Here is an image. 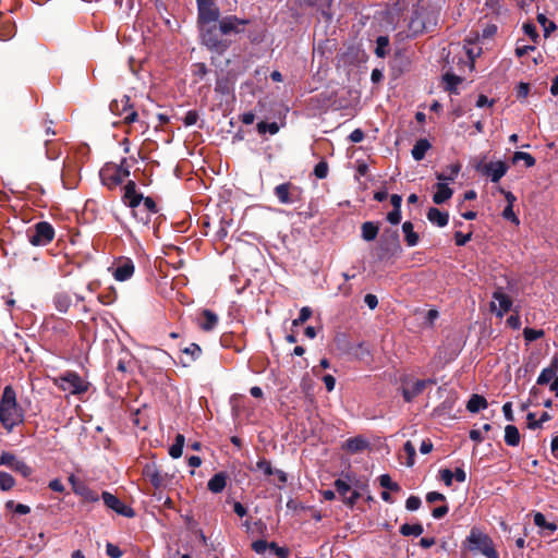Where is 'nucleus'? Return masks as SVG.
Returning <instances> with one entry per match:
<instances>
[{
    "label": "nucleus",
    "mask_w": 558,
    "mask_h": 558,
    "mask_svg": "<svg viewBox=\"0 0 558 558\" xmlns=\"http://www.w3.org/2000/svg\"><path fill=\"white\" fill-rule=\"evenodd\" d=\"M196 4L202 43L217 53H223L230 47V40L223 36L243 33L250 23V20L236 15L220 19V10L214 0H196Z\"/></svg>",
    "instance_id": "obj_1"
},
{
    "label": "nucleus",
    "mask_w": 558,
    "mask_h": 558,
    "mask_svg": "<svg viewBox=\"0 0 558 558\" xmlns=\"http://www.w3.org/2000/svg\"><path fill=\"white\" fill-rule=\"evenodd\" d=\"M23 422L24 410L17 403L15 390L12 386H5L0 399V423L8 433H11Z\"/></svg>",
    "instance_id": "obj_2"
},
{
    "label": "nucleus",
    "mask_w": 558,
    "mask_h": 558,
    "mask_svg": "<svg viewBox=\"0 0 558 558\" xmlns=\"http://www.w3.org/2000/svg\"><path fill=\"white\" fill-rule=\"evenodd\" d=\"M402 253V246L398 230L386 229L375 248V256L378 262H389Z\"/></svg>",
    "instance_id": "obj_3"
},
{
    "label": "nucleus",
    "mask_w": 558,
    "mask_h": 558,
    "mask_svg": "<svg viewBox=\"0 0 558 558\" xmlns=\"http://www.w3.org/2000/svg\"><path fill=\"white\" fill-rule=\"evenodd\" d=\"M465 543L469 545L471 551L478 550L486 558H499L494 547L493 539L477 527L471 529Z\"/></svg>",
    "instance_id": "obj_4"
},
{
    "label": "nucleus",
    "mask_w": 558,
    "mask_h": 558,
    "mask_svg": "<svg viewBox=\"0 0 558 558\" xmlns=\"http://www.w3.org/2000/svg\"><path fill=\"white\" fill-rule=\"evenodd\" d=\"M54 229L48 221H39L27 230V239L33 246H46L54 239Z\"/></svg>",
    "instance_id": "obj_5"
},
{
    "label": "nucleus",
    "mask_w": 558,
    "mask_h": 558,
    "mask_svg": "<svg viewBox=\"0 0 558 558\" xmlns=\"http://www.w3.org/2000/svg\"><path fill=\"white\" fill-rule=\"evenodd\" d=\"M110 111L119 117H123L125 124H131L137 120V112L134 110L129 96L124 95L121 99H114L110 102Z\"/></svg>",
    "instance_id": "obj_6"
},
{
    "label": "nucleus",
    "mask_w": 558,
    "mask_h": 558,
    "mask_svg": "<svg viewBox=\"0 0 558 558\" xmlns=\"http://www.w3.org/2000/svg\"><path fill=\"white\" fill-rule=\"evenodd\" d=\"M274 194L280 204H293L302 199V187L293 184L292 182H284L274 189Z\"/></svg>",
    "instance_id": "obj_7"
},
{
    "label": "nucleus",
    "mask_w": 558,
    "mask_h": 558,
    "mask_svg": "<svg viewBox=\"0 0 558 558\" xmlns=\"http://www.w3.org/2000/svg\"><path fill=\"white\" fill-rule=\"evenodd\" d=\"M0 465L9 468L11 471L21 474L24 478L29 477L33 473V469L26 462L10 451H3L0 454Z\"/></svg>",
    "instance_id": "obj_8"
},
{
    "label": "nucleus",
    "mask_w": 558,
    "mask_h": 558,
    "mask_svg": "<svg viewBox=\"0 0 558 558\" xmlns=\"http://www.w3.org/2000/svg\"><path fill=\"white\" fill-rule=\"evenodd\" d=\"M101 499L108 509L114 511L119 515H122L125 518H134L135 517L134 509L132 507L125 505L116 495L105 490L101 494Z\"/></svg>",
    "instance_id": "obj_9"
},
{
    "label": "nucleus",
    "mask_w": 558,
    "mask_h": 558,
    "mask_svg": "<svg viewBox=\"0 0 558 558\" xmlns=\"http://www.w3.org/2000/svg\"><path fill=\"white\" fill-rule=\"evenodd\" d=\"M509 167L505 161H496L484 163L477 162L475 170L484 175L490 177L492 182L497 183L507 173Z\"/></svg>",
    "instance_id": "obj_10"
},
{
    "label": "nucleus",
    "mask_w": 558,
    "mask_h": 558,
    "mask_svg": "<svg viewBox=\"0 0 558 558\" xmlns=\"http://www.w3.org/2000/svg\"><path fill=\"white\" fill-rule=\"evenodd\" d=\"M61 388L70 391L72 395H80L87 390V384L75 372H66L60 377Z\"/></svg>",
    "instance_id": "obj_11"
},
{
    "label": "nucleus",
    "mask_w": 558,
    "mask_h": 558,
    "mask_svg": "<svg viewBox=\"0 0 558 558\" xmlns=\"http://www.w3.org/2000/svg\"><path fill=\"white\" fill-rule=\"evenodd\" d=\"M119 171L120 170H118L116 163H106L99 172L101 183L109 190L116 189L123 182V179L120 177Z\"/></svg>",
    "instance_id": "obj_12"
},
{
    "label": "nucleus",
    "mask_w": 558,
    "mask_h": 558,
    "mask_svg": "<svg viewBox=\"0 0 558 558\" xmlns=\"http://www.w3.org/2000/svg\"><path fill=\"white\" fill-rule=\"evenodd\" d=\"M73 492L80 496L85 502H96L99 495L96 490L88 487L83 481L77 480L74 475L69 477Z\"/></svg>",
    "instance_id": "obj_13"
},
{
    "label": "nucleus",
    "mask_w": 558,
    "mask_h": 558,
    "mask_svg": "<svg viewBox=\"0 0 558 558\" xmlns=\"http://www.w3.org/2000/svg\"><path fill=\"white\" fill-rule=\"evenodd\" d=\"M142 199H144V196L142 193L137 192L136 183L133 180H129L126 184L123 186V203L128 207L135 209L136 207L140 206Z\"/></svg>",
    "instance_id": "obj_14"
},
{
    "label": "nucleus",
    "mask_w": 558,
    "mask_h": 558,
    "mask_svg": "<svg viewBox=\"0 0 558 558\" xmlns=\"http://www.w3.org/2000/svg\"><path fill=\"white\" fill-rule=\"evenodd\" d=\"M134 274V264L132 259L128 257H121L119 258L114 269H113V277L118 281H125L130 279Z\"/></svg>",
    "instance_id": "obj_15"
},
{
    "label": "nucleus",
    "mask_w": 558,
    "mask_h": 558,
    "mask_svg": "<svg viewBox=\"0 0 558 558\" xmlns=\"http://www.w3.org/2000/svg\"><path fill=\"white\" fill-rule=\"evenodd\" d=\"M436 384L435 379L416 380L411 387L402 388V397L405 402H411L415 397L420 396L427 385Z\"/></svg>",
    "instance_id": "obj_16"
},
{
    "label": "nucleus",
    "mask_w": 558,
    "mask_h": 558,
    "mask_svg": "<svg viewBox=\"0 0 558 558\" xmlns=\"http://www.w3.org/2000/svg\"><path fill=\"white\" fill-rule=\"evenodd\" d=\"M143 476L150 482L155 488H161L165 485V477L155 463H147L143 468Z\"/></svg>",
    "instance_id": "obj_17"
},
{
    "label": "nucleus",
    "mask_w": 558,
    "mask_h": 558,
    "mask_svg": "<svg viewBox=\"0 0 558 558\" xmlns=\"http://www.w3.org/2000/svg\"><path fill=\"white\" fill-rule=\"evenodd\" d=\"M61 180L65 189L72 190L77 185V167L73 162L64 163Z\"/></svg>",
    "instance_id": "obj_18"
},
{
    "label": "nucleus",
    "mask_w": 558,
    "mask_h": 558,
    "mask_svg": "<svg viewBox=\"0 0 558 558\" xmlns=\"http://www.w3.org/2000/svg\"><path fill=\"white\" fill-rule=\"evenodd\" d=\"M215 92L221 96H230L234 92V82L229 73L217 75Z\"/></svg>",
    "instance_id": "obj_19"
},
{
    "label": "nucleus",
    "mask_w": 558,
    "mask_h": 558,
    "mask_svg": "<svg viewBox=\"0 0 558 558\" xmlns=\"http://www.w3.org/2000/svg\"><path fill=\"white\" fill-rule=\"evenodd\" d=\"M181 352L182 354L185 355V359H180V363L184 367H189L193 362L197 361L203 354L202 348L194 342L181 349Z\"/></svg>",
    "instance_id": "obj_20"
},
{
    "label": "nucleus",
    "mask_w": 558,
    "mask_h": 558,
    "mask_svg": "<svg viewBox=\"0 0 558 558\" xmlns=\"http://www.w3.org/2000/svg\"><path fill=\"white\" fill-rule=\"evenodd\" d=\"M493 299L498 302L499 310L497 311V316L502 317L507 312L510 311L512 306L511 298L506 294L501 288H498L493 293Z\"/></svg>",
    "instance_id": "obj_21"
},
{
    "label": "nucleus",
    "mask_w": 558,
    "mask_h": 558,
    "mask_svg": "<svg viewBox=\"0 0 558 558\" xmlns=\"http://www.w3.org/2000/svg\"><path fill=\"white\" fill-rule=\"evenodd\" d=\"M202 319L198 322V327L203 331H211L218 325L219 318L216 313L210 310H203L201 313Z\"/></svg>",
    "instance_id": "obj_22"
},
{
    "label": "nucleus",
    "mask_w": 558,
    "mask_h": 558,
    "mask_svg": "<svg viewBox=\"0 0 558 558\" xmlns=\"http://www.w3.org/2000/svg\"><path fill=\"white\" fill-rule=\"evenodd\" d=\"M52 303L56 310L60 313H68L72 305V296L69 292H57L52 298Z\"/></svg>",
    "instance_id": "obj_23"
},
{
    "label": "nucleus",
    "mask_w": 558,
    "mask_h": 558,
    "mask_svg": "<svg viewBox=\"0 0 558 558\" xmlns=\"http://www.w3.org/2000/svg\"><path fill=\"white\" fill-rule=\"evenodd\" d=\"M368 447V442L362 436L351 437L345 440L342 445V449L350 453H357L365 450Z\"/></svg>",
    "instance_id": "obj_24"
},
{
    "label": "nucleus",
    "mask_w": 558,
    "mask_h": 558,
    "mask_svg": "<svg viewBox=\"0 0 558 558\" xmlns=\"http://www.w3.org/2000/svg\"><path fill=\"white\" fill-rule=\"evenodd\" d=\"M256 469L263 471L266 476L277 475L281 483L287 482V474L282 470H275L271 462L266 459H260L256 463Z\"/></svg>",
    "instance_id": "obj_25"
},
{
    "label": "nucleus",
    "mask_w": 558,
    "mask_h": 558,
    "mask_svg": "<svg viewBox=\"0 0 558 558\" xmlns=\"http://www.w3.org/2000/svg\"><path fill=\"white\" fill-rule=\"evenodd\" d=\"M435 187L436 192L433 195L435 204L440 205L451 198L453 190L447 183L438 182Z\"/></svg>",
    "instance_id": "obj_26"
},
{
    "label": "nucleus",
    "mask_w": 558,
    "mask_h": 558,
    "mask_svg": "<svg viewBox=\"0 0 558 558\" xmlns=\"http://www.w3.org/2000/svg\"><path fill=\"white\" fill-rule=\"evenodd\" d=\"M228 475L226 472L216 473L207 483V488L214 494L221 493L227 486Z\"/></svg>",
    "instance_id": "obj_27"
},
{
    "label": "nucleus",
    "mask_w": 558,
    "mask_h": 558,
    "mask_svg": "<svg viewBox=\"0 0 558 558\" xmlns=\"http://www.w3.org/2000/svg\"><path fill=\"white\" fill-rule=\"evenodd\" d=\"M426 217L429 220V222L440 228L447 226L449 221V214L440 211L436 207H430L426 214Z\"/></svg>",
    "instance_id": "obj_28"
},
{
    "label": "nucleus",
    "mask_w": 558,
    "mask_h": 558,
    "mask_svg": "<svg viewBox=\"0 0 558 558\" xmlns=\"http://www.w3.org/2000/svg\"><path fill=\"white\" fill-rule=\"evenodd\" d=\"M379 232L378 222L374 221H365L361 226V236L364 241L372 242L374 241Z\"/></svg>",
    "instance_id": "obj_29"
},
{
    "label": "nucleus",
    "mask_w": 558,
    "mask_h": 558,
    "mask_svg": "<svg viewBox=\"0 0 558 558\" xmlns=\"http://www.w3.org/2000/svg\"><path fill=\"white\" fill-rule=\"evenodd\" d=\"M343 353L351 355L356 360H364L365 357L371 355L369 349L365 345V342L363 341L350 344V349H344Z\"/></svg>",
    "instance_id": "obj_30"
},
{
    "label": "nucleus",
    "mask_w": 558,
    "mask_h": 558,
    "mask_svg": "<svg viewBox=\"0 0 558 558\" xmlns=\"http://www.w3.org/2000/svg\"><path fill=\"white\" fill-rule=\"evenodd\" d=\"M432 147V144L427 138H420L414 144L411 154L414 160L421 161L424 159L427 150H429Z\"/></svg>",
    "instance_id": "obj_31"
},
{
    "label": "nucleus",
    "mask_w": 558,
    "mask_h": 558,
    "mask_svg": "<svg viewBox=\"0 0 558 558\" xmlns=\"http://www.w3.org/2000/svg\"><path fill=\"white\" fill-rule=\"evenodd\" d=\"M488 407V402L485 397L474 393L471 396L466 403V410L471 413H477L481 410H485Z\"/></svg>",
    "instance_id": "obj_32"
},
{
    "label": "nucleus",
    "mask_w": 558,
    "mask_h": 558,
    "mask_svg": "<svg viewBox=\"0 0 558 558\" xmlns=\"http://www.w3.org/2000/svg\"><path fill=\"white\" fill-rule=\"evenodd\" d=\"M402 231L404 233V240L408 246H415L420 241L418 234L414 231V226L411 221H405L402 225Z\"/></svg>",
    "instance_id": "obj_33"
},
{
    "label": "nucleus",
    "mask_w": 558,
    "mask_h": 558,
    "mask_svg": "<svg viewBox=\"0 0 558 558\" xmlns=\"http://www.w3.org/2000/svg\"><path fill=\"white\" fill-rule=\"evenodd\" d=\"M505 442L511 447H515L520 444V433L517 426L507 425L505 427Z\"/></svg>",
    "instance_id": "obj_34"
},
{
    "label": "nucleus",
    "mask_w": 558,
    "mask_h": 558,
    "mask_svg": "<svg viewBox=\"0 0 558 558\" xmlns=\"http://www.w3.org/2000/svg\"><path fill=\"white\" fill-rule=\"evenodd\" d=\"M534 524L542 530L548 531V534L554 533L558 529L556 523L547 522L545 515L541 512L534 513Z\"/></svg>",
    "instance_id": "obj_35"
},
{
    "label": "nucleus",
    "mask_w": 558,
    "mask_h": 558,
    "mask_svg": "<svg viewBox=\"0 0 558 558\" xmlns=\"http://www.w3.org/2000/svg\"><path fill=\"white\" fill-rule=\"evenodd\" d=\"M16 34V26L12 21H4L0 24V40H9Z\"/></svg>",
    "instance_id": "obj_36"
},
{
    "label": "nucleus",
    "mask_w": 558,
    "mask_h": 558,
    "mask_svg": "<svg viewBox=\"0 0 558 558\" xmlns=\"http://www.w3.org/2000/svg\"><path fill=\"white\" fill-rule=\"evenodd\" d=\"M185 437L182 434H177L173 445L169 449V454L173 459H179L182 456Z\"/></svg>",
    "instance_id": "obj_37"
},
{
    "label": "nucleus",
    "mask_w": 558,
    "mask_h": 558,
    "mask_svg": "<svg viewBox=\"0 0 558 558\" xmlns=\"http://www.w3.org/2000/svg\"><path fill=\"white\" fill-rule=\"evenodd\" d=\"M424 529L421 523L409 524L404 523L400 526V534L402 536H420L423 533Z\"/></svg>",
    "instance_id": "obj_38"
},
{
    "label": "nucleus",
    "mask_w": 558,
    "mask_h": 558,
    "mask_svg": "<svg viewBox=\"0 0 558 558\" xmlns=\"http://www.w3.org/2000/svg\"><path fill=\"white\" fill-rule=\"evenodd\" d=\"M444 81L446 83V90H448L451 94H458L457 86L462 83V77L458 76L453 73H446L444 75Z\"/></svg>",
    "instance_id": "obj_39"
},
{
    "label": "nucleus",
    "mask_w": 558,
    "mask_h": 558,
    "mask_svg": "<svg viewBox=\"0 0 558 558\" xmlns=\"http://www.w3.org/2000/svg\"><path fill=\"white\" fill-rule=\"evenodd\" d=\"M389 37L388 36H378L376 39V48L375 54L378 58H385L388 54L389 50Z\"/></svg>",
    "instance_id": "obj_40"
},
{
    "label": "nucleus",
    "mask_w": 558,
    "mask_h": 558,
    "mask_svg": "<svg viewBox=\"0 0 558 558\" xmlns=\"http://www.w3.org/2000/svg\"><path fill=\"white\" fill-rule=\"evenodd\" d=\"M536 19L544 29L545 37H549V35L557 29V25L555 24V22L549 21L545 14L538 13Z\"/></svg>",
    "instance_id": "obj_41"
},
{
    "label": "nucleus",
    "mask_w": 558,
    "mask_h": 558,
    "mask_svg": "<svg viewBox=\"0 0 558 558\" xmlns=\"http://www.w3.org/2000/svg\"><path fill=\"white\" fill-rule=\"evenodd\" d=\"M256 129H257V132L260 134V135H264L266 133H269L271 135H275L279 132V125L277 122H265V121H260L257 123L256 125Z\"/></svg>",
    "instance_id": "obj_42"
},
{
    "label": "nucleus",
    "mask_w": 558,
    "mask_h": 558,
    "mask_svg": "<svg viewBox=\"0 0 558 558\" xmlns=\"http://www.w3.org/2000/svg\"><path fill=\"white\" fill-rule=\"evenodd\" d=\"M15 478L3 471H0V489L3 492H9L15 486Z\"/></svg>",
    "instance_id": "obj_43"
},
{
    "label": "nucleus",
    "mask_w": 558,
    "mask_h": 558,
    "mask_svg": "<svg viewBox=\"0 0 558 558\" xmlns=\"http://www.w3.org/2000/svg\"><path fill=\"white\" fill-rule=\"evenodd\" d=\"M379 485L390 492H399L401 489L397 482H393L389 474H381L378 478Z\"/></svg>",
    "instance_id": "obj_44"
},
{
    "label": "nucleus",
    "mask_w": 558,
    "mask_h": 558,
    "mask_svg": "<svg viewBox=\"0 0 558 558\" xmlns=\"http://www.w3.org/2000/svg\"><path fill=\"white\" fill-rule=\"evenodd\" d=\"M520 160H523L527 168L533 167L536 162L535 158L531 154L524 151H515L512 157V162L517 163Z\"/></svg>",
    "instance_id": "obj_45"
},
{
    "label": "nucleus",
    "mask_w": 558,
    "mask_h": 558,
    "mask_svg": "<svg viewBox=\"0 0 558 558\" xmlns=\"http://www.w3.org/2000/svg\"><path fill=\"white\" fill-rule=\"evenodd\" d=\"M132 355L129 352H124V355L118 360L117 371L122 374H126L129 372V366L132 363Z\"/></svg>",
    "instance_id": "obj_46"
},
{
    "label": "nucleus",
    "mask_w": 558,
    "mask_h": 558,
    "mask_svg": "<svg viewBox=\"0 0 558 558\" xmlns=\"http://www.w3.org/2000/svg\"><path fill=\"white\" fill-rule=\"evenodd\" d=\"M544 336V331L542 329H534L530 327H525L523 329V337L526 342H533Z\"/></svg>",
    "instance_id": "obj_47"
},
{
    "label": "nucleus",
    "mask_w": 558,
    "mask_h": 558,
    "mask_svg": "<svg viewBox=\"0 0 558 558\" xmlns=\"http://www.w3.org/2000/svg\"><path fill=\"white\" fill-rule=\"evenodd\" d=\"M5 508L8 510H13L17 514H28L31 512V508L27 505L15 504L13 500H8L5 502Z\"/></svg>",
    "instance_id": "obj_48"
},
{
    "label": "nucleus",
    "mask_w": 558,
    "mask_h": 558,
    "mask_svg": "<svg viewBox=\"0 0 558 558\" xmlns=\"http://www.w3.org/2000/svg\"><path fill=\"white\" fill-rule=\"evenodd\" d=\"M329 166L328 162L325 159H322L315 167H314V175L317 179H326L328 175Z\"/></svg>",
    "instance_id": "obj_49"
},
{
    "label": "nucleus",
    "mask_w": 558,
    "mask_h": 558,
    "mask_svg": "<svg viewBox=\"0 0 558 558\" xmlns=\"http://www.w3.org/2000/svg\"><path fill=\"white\" fill-rule=\"evenodd\" d=\"M403 451L407 454L405 465L412 466L415 462V448L410 440L403 445Z\"/></svg>",
    "instance_id": "obj_50"
},
{
    "label": "nucleus",
    "mask_w": 558,
    "mask_h": 558,
    "mask_svg": "<svg viewBox=\"0 0 558 558\" xmlns=\"http://www.w3.org/2000/svg\"><path fill=\"white\" fill-rule=\"evenodd\" d=\"M333 486L336 488V492L342 497V500L344 499V497H347V494L351 492L350 484L342 478H337L333 483Z\"/></svg>",
    "instance_id": "obj_51"
},
{
    "label": "nucleus",
    "mask_w": 558,
    "mask_h": 558,
    "mask_svg": "<svg viewBox=\"0 0 558 558\" xmlns=\"http://www.w3.org/2000/svg\"><path fill=\"white\" fill-rule=\"evenodd\" d=\"M313 314V311L308 306H304L300 310L299 317L293 319L292 326L296 327L303 325Z\"/></svg>",
    "instance_id": "obj_52"
},
{
    "label": "nucleus",
    "mask_w": 558,
    "mask_h": 558,
    "mask_svg": "<svg viewBox=\"0 0 558 558\" xmlns=\"http://www.w3.org/2000/svg\"><path fill=\"white\" fill-rule=\"evenodd\" d=\"M556 376L548 367L544 368L537 377V385H547Z\"/></svg>",
    "instance_id": "obj_53"
},
{
    "label": "nucleus",
    "mask_w": 558,
    "mask_h": 558,
    "mask_svg": "<svg viewBox=\"0 0 558 558\" xmlns=\"http://www.w3.org/2000/svg\"><path fill=\"white\" fill-rule=\"evenodd\" d=\"M456 546H457V544L453 541V535L452 534L450 536H448V537H444V538L439 539V547H440V549L442 551L449 553Z\"/></svg>",
    "instance_id": "obj_54"
},
{
    "label": "nucleus",
    "mask_w": 558,
    "mask_h": 558,
    "mask_svg": "<svg viewBox=\"0 0 558 558\" xmlns=\"http://www.w3.org/2000/svg\"><path fill=\"white\" fill-rule=\"evenodd\" d=\"M106 553L110 558H121L123 556V551L120 547L110 542L106 545Z\"/></svg>",
    "instance_id": "obj_55"
},
{
    "label": "nucleus",
    "mask_w": 558,
    "mask_h": 558,
    "mask_svg": "<svg viewBox=\"0 0 558 558\" xmlns=\"http://www.w3.org/2000/svg\"><path fill=\"white\" fill-rule=\"evenodd\" d=\"M522 28L525 35H527L534 43H537L539 36L534 24L524 23Z\"/></svg>",
    "instance_id": "obj_56"
},
{
    "label": "nucleus",
    "mask_w": 558,
    "mask_h": 558,
    "mask_svg": "<svg viewBox=\"0 0 558 558\" xmlns=\"http://www.w3.org/2000/svg\"><path fill=\"white\" fill-rule=\"evenodd\" d=\"M199 119V114L196 110H190L186 112L185 117L183 118V123L185 126H192L196 124V122Z\"/></svg>",
    "instance_id": "obj_57"
},
{
    "label": "nucleus",
    "mask_w": 558,
    "mask_h": 558,
    "mask_svg": "<svg viewBox=\"0 0 558 558\" xmlns=\"http://www.w3.org/2000/svg\"><path fill=\"white\" fill-rule=\"evenodd\" d=\"M422 505L421 498L417 496H410L405 501V508L409 511H415L417 510Z\"/></svg>",
    "instance_id": "obj_58"
},
{
    "label": "nucleus",
    "mask_w": 558,
    "mask_h": 558,
    "mask_svg": "<svg viewBox=\"0 0 558 558\" xmlns=\"http://www.w3.org/2000/svg\"><path fill=\"white\" fill-rule=\"evenodd\" d=\"M502 217L506 219V220H509L515 225H519V218L517 217V215L514 214L513 211V206L511 205H507L502 211Z\"/></svg>",
    "instance_id": "obj_59"
},
{
    "label": "nucleus",
    "mask_w": 558,
    "mask_h": 558,
    "mask_svg": "<svg viewBox=\"0 0 558 558\" xmlns=\"http://www.w3.org/2000/svg\"><path fill=\"white\" fill-rule=\"evenodd\" d=\"M472 238V232H469L466 234L462 233L461 231L454 232V242L458 246L465 245Z\"/></svg>",
    "instance_id": "obj_60"
},
{
    "label": "nucleus",
    "mask_w": 558,
    "mask_h": 558,
    "mask_svg": "<svg viewBox=\"0 0 558 558\" xmlns=\"http://www.w3.org/2000/svg\"><path fill=\"white\" fill-rule=\"evenodd\" d=\"M269 544L270 543H267L264 539H257V541L253 542L252 549L256 554H264L266 551V549L269 548Z\"/></svg>",
    "instance_id": "obj_61"
},
{
    "label": "nucleus",
    "mask_w": 558,
    "mask_h": 558,
    "mask_svg": "<svg viewBox=\"0 0 558 558\" xmlns=\"http://www.w3.org/2000/svg\"><path fill=\"white\" fill-rule=\"evenodd\" d=\"M116 167L120 170L119 174L123 180L130 175V168L128 166L126 158H122L119 165L116 163Z\"/></svg>",
    "instance_id": "obj_62"
},
{
    "label": "nucleus",
    "mask_w": 558,
    "mask_h": 558,
    "mask_svg": "<svg viewBox=\"0 0 558 558\" xmlns=\"http://www.w3.org/2000/svg\"><path fill=\"white\" fill-rule=\"evenodd\" d=\"M440 480L445 483L446 486L452 485L453 473L449 469H442L439 472Z\"/></svg>",
    "instance_id": "obj_63"
},
{
    "label": "nucleus",
    "mask_w": 558,
    "mask_h": 558,
    "mask_svg": "<svg viewBox=\"0 0 558 558\" xmlns=\"http://www.w3.org/2000/svg\"><path fill=\"white\" fill-rule=\"evenodd\" d=\"M142 202L149 214L158 213L157 204L151 197H149V196L144 197V199H142Z\"/></svg>",
    "instance_id": "obj_64"
}]
</instances>
